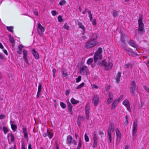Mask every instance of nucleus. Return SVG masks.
Masks as SVG:
<instances>
[{"label":"nucleus","mask_w":149,"mask_h":149,"mask_svg":"<svg viewBox=\"0 0 149 149\" xmlns=\"http://www.w3.org/2000/svg\"><path fill=\"white\" fill-rule=\"evenodd\" d=\"M85 141L86 142H88L89 140V138L88 136L87 135V134H85Z\"/></svg>","instance_id":"nucleus-41"},{"label":"nucleus","mask_w":149,"mask_h":149,"mask_svg":"<svg viewBox=\"0 0 149 149\" xmlns=\"http://www.w3.org/2000/svg\"><path fill=\"white\" fill-rule=\"evenodd\" d=\"M22 149H25V144L24 143H22Z\"/></svg>","instance_id":"nucleus-59"},{"label":"nucleus","mask_w":149,"mask_h":149,"mask_svg":"<svg viewBox=\"0 0 149 149\" xmlns=\"http://www.w3.org/2000/svg\"><path fill=\"white\" fill-rule=\"evenodd\" d=\"M136 83L134 81H132L131 83L130 88V91L132 93H134L135 92Z\"/></svg>","instance_id":"nucleus-9"},{"label":"nucleus","mask_w":149,"mask_h":149,"mask_svg":"<svg viewBox=\"0 0 149 149\" xmlns=\"http://www.w3.org/2000/svg\"><path fill=\"white\" fill-rule=\"evenodd\" d=\"M120 41L121 42L123 43V45H126V44L125 42V40L124 38V35H121V38L120 39Z\"/></svg>","instance_id":"nucleus-26"},{"label":"nucleus","mask_w":149,"mask_h":149,"mask_svg":"<svg viewBox=\"0 0 149 149\" xmlns=\"http://www.w3.org/2000/svg\"><path fill=\"white\" fill-rule=\"evenodd\" d=\"M23 48V46L22 45H19L18 46L19 50H22V48Z\"/></svg>","instance_id":"nucleus-50"},{"label":"nucleus","mask_w":149,"mask_h":149,"mask_svg":"<svg viewBox=\"0 0 149 149\" xmlns=\"http://www.w3.org/2000/svg\"><path fill=\"white\" fill-rule=\"evenodd\" d=\"M99 134L100 135H101L104 134V133H103V131H101V130H100V131H99Z\"/></svg>","instance_id":"nucleus-62"},{"label":"nucleus","mask_w":149,"mask_h":149,"mask_svg":"<svg viewBox=\"0 0 149 149\" xmlns=\"http://www.w3.org/2000/svg\"><path fill=\"white\" fill-rule=\"evenodd\" d=\"M89 72L88 68L86 66L82 65L80 67V73L82 75H87Z\"/></svg>","instance_id":"nucleus-6"},{"label":"nucleus","mask_w":149,"mask_h":149,"mask_svg":"<svg viewBox=\"0 0 149 149\" xmlns=\"http://www.w3.org/2000/svg\"><path fill=\"white\" fill-rule=\"evenodd\" d=\"M93 147L94 148H95L97 145L98 139L97 137L95 132L93 134Z\"/></svg>","instance_id":"nucleus-11"},{"label":"nucleus","mask_w":149,"mask_h":149,"mask_svg":"<svg viewBox=\"0 0 149 149\" xmlns=\"http://www.w3.org/2000/svg\"><path fill=\"white\" fill-rule=\"evenodd\" d=\"M71 103L73 104H75L77 103V101L73 98H72L71 100Z\"/></svg>","instance_id":"nucleus-40"},{"label":"nucleus","mask_w":149,"mask_h":149,"mask_svg":"<svg viewBox=\"0 0 149 149\" xmlns=\"http://www.w3.org/2000/svg\"><path fill=\"white\" fill-rule=\"evenodd\" d=\"M42 88V85L41 84H39L38 87V91L37 93H39L40 92Z\"/></svg>","instance_id":"nucleus-36"},{"label":"nucleus","mask_w":149,"mask_h":149,"mask_svg":"<svg viewBox=\"0 0 149 149\" xmlns=\"http://www.w3.org/2000/svg\"><path fill=\"white\" fill-rule=\"evenodd\" d=\"M24 59V61L26 62V63L27 64H29V62L28 61V60L26 57H24V58H23Z\"/></svg>","instance_id":"nucleus-52"},{"label":"nucleus","mask_w":149,"mask_h":149,"mask_svg":"<svg viewBox=\"0 0 149 149\" xmlns=\"http://www.w3.org/2000/svg\"><path fill=\"white\" fill-rule=\"evenodd\" d=\"M67 143L70 144L71 143H73L74 144L76 145L77 144V141L73 139L72 137L70 135H69L67 137Z\"/></svg>","instance_id":"nucleus-10"},{"label":"nucleus","mask_w":149,"mask_h":149,"mask_svg":"<svg viewBox=\"0 0 149 149\" xmlns=\"http://www.w3.org/2000/svg\"><path fill=\"white\" fill-rule=\"evenodd\" d=\"M68 107L69 109H72V106L71 104L70 103L68 102Z\"/></svg>","instance_id":"nucleus-55"},{"label":"nucleus","mask_w":149,"mask_h":149,"mask_svg":"<svg viewBox=\"0 0 149 149\" xmlns=\"http://www.w3.org/2000/svg\"><path fill=\"white\" fill-rule=\"evenodd\" d=\"M118 103L119 102L117 101L116 99L115 100L112 104L111 107V109H114L117 106Z\"/></svg>","instance_id":"nucleus-19"},{"label":"nucleus","mask_w":149,"mask_h":149,"mask_svg":"<svg viewBox=\"0 0 149 149\" xmlns=\"http://www.w3.org/2000/svg\"><path fill=\"white\" fill-rule=\"evenodd\" d=\"M3 130L4 133L5 134H6L8 132V129L6 127H3Z\"/></svg>","instance_id":"nucleus-39"},{"label":"nucleus","mask_w":149,"mask_h":149,"mask_svg":"<svg viewBox=\"0 0 149 149\" xmlns=\"http://www.w3.org/2000/svg\"><path fill=\"white\" fill-rule=\"evenodd\" d=\"M5 117V115L4 114L0 115V119H2Z\"/></svg>","instance_id":"nucleus-57"},{"label":"nucleus","mask_w":149,"mask_h":149,"mask_svg":"<svg viewBox=\"0 0 149 149\" xmlns=\"http://www.w3.org/2000/svg\"><path fill=\"white\" fill-rule=\"evenodd\" d=\"M84 119V118L80 116H79L77 118V124L79 126H80L81 122L82 120H83Z\"/></svg>","instance_id":"nucleus-17"},{"label":"nucleus","mask_w":149,"mask_h":149,"mask_svg":"<svg viewBox=\"0 0 149 149\" xmlns=\"http://www.w3.org/2000/svg\"><path fill=\"white\" fill-rule=\"evenodd\" d=\"M129 65L128 64H127L125 65L124 67L125 68H128L129 67Z\"/></svg>","instance_id":"nucleus-63"},{"label":"nucleus","mask_w":149,"mask_h":149,"mask_svg":"<svg viewBox=\"0 0 149 149\" xmlns=\"http://www.w3.org/2000/svg\"><path fill=\"white\" fill-rule=\"evenodd\" d=\"M13 27L12 26H7L6 29H7L9 31H10L12 32H13Z\"/></svg>","instance_id":"nucleus-30"},{"label":"nucleus","mask_w":149,"mask_h":149,"mask_svg":"<svg viewBox=\"0 0 149 149\" xmlns=\"http://www.w3.org/2000/svg\"><path fill=\"white\" fill-rule=\"evenodd\" d=\"M23 132L24 134V136L25 138H27L28 139V134L27 132L26 131V128H23Z\"/></svg>","instance_id":"nucleus-24"},{"label":"nucleus","mask_w":149,"mask_h":149,"mask_svg":"<svg viewBox=\"0 0 149 149\" xmlns=\"http://www.w3.org/2000/svg\"><path fill=\"white\" fill-rule=\"evenodd\" d=\"M11 127L12 130H13L14 131H15L16 130L17 127V126L16 125L13 124H11Z\"/></svg>","instance_id":"nucleus-29"},{"label":"nucleus","mask_w":149,"mask_h":149,"mask_svg":"<svg viewBox=\"0 0 149 149\" xmlns=\"http://www.w3.org/2000/svg\"><path fill=\"white\" fill-rule=\"evenodd\" d=\"M87 12L89 15V16L92 15L91 14V12L90 10H87Z\"/></svg>","instance_id":"nucleus-60"},{"label":"nucleus","mask_w":149,"mask_h":149,"mask_svg":"<svg viewBox=\"0 0 149 149\" xmlns=\"http://www.w3.org/2000/svg\"><path fill=\"white\" fill-rule=\"evenodd\" d=\"M58 21L60 22H61L63 20L62 17L61 15H59V16H58Z\"/></svg>","instance_id":"nucleus-42"},{"label":"nucleus","mask_w":149,"mask_h":149,"mask_svg":"<svg viewBox=\"0 0 149 149\" xmlns=\"http://www.w3.org/2000/svg\"><path fill=\"white\" fill-rule=\"evenodd\" d=\"M33 12H34V14L35 15H36V16H38V12L37 11V10H34V11H33Z\"/></svg>","instance_id":"nucleus-58"},{"label":"nucleus","mask_w":149,"mask_h":149,"mask_svg":"<svg viewBox=\"0 0 149 149\" xmlns=\"http://www.w3.org/2000/svg\"><path fill=\"white\" fill-rule=\"evenodd\" d=\"M102 48H99L95 53L94 56L95 63H96L98 61L101 60L102 59Z\"/></svg>","instance_id":"nucleus-1"},{"label":"nucleus","mask_w":149,"mask_h":149,"mask_svg":"<svg viewBox=\"0 0 149 149\" xmlns=\"http://www.w3.org/2000/svg\"><path fill=\"white\" fill-rule=\"evenodd\" d=\"M32 53L36 59H38L39 58V54L34 49L32 50Z\"/></svg>","instance_id":"nucleus-21"},{"label":"nucleus","mask_w":149,"mask_h":149,"mask_svg":"<svg viewBox=\"0 0 149 149\" xmlns=\"http://www.w3.org/2000/svg\"><path fill=\"white\" fill-rule=\"evenodd\" d=\"M60 105L61 107L63 109H64L66 107L65 104L62 102H61Z\"/></svg>","instance_id":"nucleus-38"},{"label":"nucleus","mask_w":149,"mask_h":149,"mask_svg":"<svg viewBox=\"0 0 149 149\" xmlns=\"http://www.w3.org/2000/svg\"><path fill=\"white\" fill-rule=\"evenodd\" d=\"M126 45H122L121 47V48L124 49L125 51L128 53V54L131 51V49L127 47Z\"/></svg>","instance_id":"nucleus-18"},{"label":"nucleus","mask_w":149,"mask_h":149,"mask_svg":"<svg viewBox=\"0 0 149 149\" xmlns=\"http://www.w3.org/2000/svg\"><path fill=\"white\" fill-rule=\"evenodd\" d=\"M123 95H120V96L118 99H116V100L119 102L123 98Z\"/></svg>","instance_id":"nucleus-43"},{"label":"nucleus","mask_w":149,"mask_h":149,"mask_svg":"<svg viewBox=\"0 0 149 149\" xmlns=\"http://www.w3.org/2000/svg\"><path fill=\"white\" fill-rule=\"evenodd\" d=\"M142 18L140 17L138 21L139 26L138 29V33L140 34H142L145 31L144 28V24L142 22Z\"/></svg>","instance_id":"nucleus-2"},{"label":"nucleus","mask_w":149,"mask_h":149,"mask_svg":"<svg viewBox=\"0 0 149 149\" xmlns=\"http://www.w3.org/2000/svg\"><path fill=\"white\" fill-rule=\"evenodd\" d=\"M84 83H82L80 85H79L77 88H79L83 86L84 85Z\"/></svg>","instance_id":"nucleus-49"},{"label":"nucleus","mask_w":149,"mask_h":149,"mask_svg":"<svg viewBox=\"0 0 149 149\" xmlns=\"http://www.w3.org/2000/svg\"><path fill=\"white\" fill-rule=\"evenodd\" d=\"M138 125V121L137 119H135L133 123V126L132 135L134 136L136 134L137 130L136 127Z\"/></svg>","instance_id":"nucleus-8"},{"label":"nucleus","mask_w":149,"mask_h":149,"mask_svg":"<svg viewBox=\"0 0 149 149\" xmlns=\"http://www.w3.org/2000/svg\"><path fill=\"white\" fill-rule=\"evenodd\" d=\"M78 24L79 26V28L82 29L83 31H84L85 29V27L82 24L81 22H78Z\"/></svg>","instance_id":"nucleus-25"},{"label":"nucleus","mask_w":149,"mask_h":149,"mask_svg":"<svg viewBox=\"0 0 149 149\" xmlns=\"http://www.w3.org/2000/svg\"><path fill=\"white\" fill-rule=\"evenodd\" d=\"M109 98L108 99L107 104H110L113 101V95L112 94H109Z\"/></svg>","instance_id":"nucleus-16"},{"label":"nucleus","mask_w":149,"mask_h":149,"mask_svg":"<svg viewBox=\"0 0 149 149\" xmlns=\"http://www.w3.org/2000/svg\"><path fill=\"white\" fill-rule=\"evenodd\" d=\"M93 58H90L88 59L87 61V63L88 65H90L91 63L93 62Z\"/></svg>","instance_id":"nucleus-31"},{"label":"nucleus","mask_w":149,"mask_h":149,"mask_svg":"<svg viewBox=\"0 0 149 149\" xmlns=\"http://www.w3.org/2000/svg\"><path fill=\"white\" fill-rule=\"evenodd\" d=\"M87 11V9L85 8V9L84 11H83L82 13L83 14H85L86 13Z\"/></svg>","instance_id":"nucleus-64"},{"label":"nucleus","mask_w":149,"mask_h":149,"mask_svg":"<svg viewBox=\"0 0 149 149\" xmlns=\"http://www.w3.org/2000/svg\"><path fill=\"white\" fill-rule=\"evenodd\" d=\"M128 54L130 55H131L133 56H136L137 55L136 53L132 51V49H131V51L129 52Z\"/></svg>","instance_id":"nucleus-28"},{"label":"nucleus","mask_w":149,"mask_h":149,"mask_svg":"<svg viewBox=\"0 0 149 149\" xmlns=\"http://www.w3.org/2000/svg\"><path fill=\"white\" fill-rule=\"evenodd\" d=\"M114 130V127L113 123H111L108 130V136L109 140L110 143L111 142V132H113Z\"/></svg>","instance_id":"nucleus-4"},{"label":"nucleus","mask_w":149,"mask_h":149,"mask_svg":"<svg viewBox=\"0 0 149 149\" xmlns=\"http://www.w3.org/2000/svg\"><path fill=\"white\" fill-rule=\"evenodd\" d=\"M23 58H24V57H26L27 52L26 51L25 49H24L23 50Z\"/></svg>","instance_id":"nucleus-35"},{"label":"nucleus","mask_w":149,"mask_h":149,"mask_svg":"<svg viewBox=\"0 0 149 149\" xmlns=\"http://www.w3.org/2000/svg\"><path fill=\"white\" fill-rule=\"evenodd\" d=\"M91 22H92V23L94 25H95L96 24L95 19H94L93 20H92Z\"/></svg>","instance_id":"nucleus-54"},{"label":"nucleus","mask_w":149,"mask_h":149,"mask_svg":"<svg viewBox=\"0 0 149 149\" xmlns=\"http://www.w3.org/2000/svg\"><path fill=\"white\" fill-rule=\"evenodd\" d=\"M99 102V97L96 95H94L93 100V102L94 105L95 107H96L97 105Z\"/></svg>","instance_id":"nucleus-12"},{"label":"nucleus","mask_w":149,"mask_h":149,"mask_svg":"<svg viewBox=\"0 0 149 149\" xmlns=\"http://www.w3.org/2000/svg\"><path fill=\"white\" fill-rule=\"evenodd\" d=\"M48 134V131H47V132L46 133L43 134V136H44V137H45L47 136Z\"/></svg>","instance_id":"nucleus-61"},{"label":"nucleus","mask_w":149,"mask_h":149,"mask_svg":"<svg viewBox=\"0 0 149 149\" xmlns=\"http://www.w3.org/2000/svg\"><path fill=\"white\" fill-rule=\"evenodd\" d=\"M90 109V107L88 104H86V106L85 110V113H86V118L88 119L89 118V110Z\"/></svg>","instance_id":"nucleus-14"},{"label":"nucleus","mask_w":149,"mask_h":149,"mask_svg":"<svg viewBox=\"0 0 149 149\" xmlns=\"http://www.w3.org/2000/svg\"><path fill=\"white\" fill-rule=\"evenodd\" d=\"M123 95H120V96L118 99H116V100L119 102L123 98Z\"/></svg>","instance_id":"nucleus-44"},{"label":"nucleus","mask_w":149,"mask_h":149,"mask_svg":"<svg viewBox=\"0 0 149 149\" xmlns=\"http://www.w3.org/2000/svg\"><path fill=\"white\" fill-rule=\"evenodd\" d=\"M123 104L126 107L130 105V104L129 102L127 100H125L123 102Z\"/></svg>","instance_id":"nucleus-27"},{"label":"nucleus","mask_w":149,"mask_h":149,"mask_svg":"<svg viewBox=\"0 0 149 149\" xmlns=\"http://www.w3.org/2000/svg\"><path fill=\"white\" fill-rule=\"evenodd\" d=\"M121 76V72H119L116 77V82L117 83H118L120 81V78Z\"/></svg>","instance_id":"nucleus-20"},{"label":"nucleus","mask_w":149,"mask_h":149,"mask_svg":"<svg viewBox=\"0 0 149 149\" xmlns=\"http://www.w3.org/2000/svg\"><path fill=\"white\" fill-rule=\"evenodd\" d=\"M63 77H65L68 75L67 73L65 71H63Z\"/></svg>","instance_id":"nucleus-46"},{"label":"nucleus","mask_w":149,"mask_h":149,"mask_svg":"<svg viewBox=\"0 0 149 149\" xmlns=\"http://www.w3.org/2000/svg\"><path fill=\"white\" fill-rule=\"evenodd\" d=\"M53 135V133L48 131V134L47 136H49V137L50 139H51L52 138Z\"/></svg>","instance_id":"nucleus-33"},{"label":"nucleus","mask_w":149,"mask_h":149,"mask_svg":"<svg viewBox=\"0 0 149 149\" xmlns=\"http://www.w3.org/2000/svg\"><path fill=\"white\" fill-rule=\"evenodd\" d=\"M51 13L52 15L54 16H55L57 14L56 11L55 10H52L51 12Z\"/></svg>","instance_id":"nucleus-47"},{"label":"nucleus","mask_w":149,"mask_h":149,"mask_svg":"<svg viewBox=\"0 0 149 149\" xmlns=\"http://www.w3.org/2000/svg\"><path fill=\"white\" fill-rule=\"evenodd\" d=\"M113 15L114 17H116L118 15V12L116 10H113Z\"/></svg>","instance_id":"nucleus-32"},{"label":"nucleus","mask_w":149,"mask_h":149,"mask_svg":"<svg viewBox=\"0 0 149 149\" xmlns=\"http://www.w3.org/2000/svg\"><path fill=\"white\" fill-rule=\"evenodd\" d=\"M127 107V109L130 112H131V109L130 108V105H128V106H127L126 107Z\"/></svg>","instance_id":"nucleus-51"},{"label":"nucleus","mask_w":149,"mask_h":149,"mask_svg":"<svg viewBox=\"0 0 149 149\" xmlns=\"http://www.w3.org/2000/svg\"><path fill=\"white\" fill-rule=\"evenodd\" d=\"M97 38V36L95 33H91L90 36V39L96 41V40Z\"/></svg>","instance_id":"nucleus-22"},{"label":"nucleus","mask_w":149,"mask_h":149,"mask_svg":"<svg viewBox=\"0 0 149 149\" xmlns=\"http://www.w3.org/2000/svg\"><path fill=\"white\" fill-rule=\"evenodd\" d=\"M128 43L131 46L135 48H137L138 47V45L136 44L133 40H131L128 42Z\"/></svg>","instance_id":"nucleus-15"},{"label":"nucleus","mask_w":149,"mask_h":149,"mask_svg":"<svg viewBox=\"0 0 149 149\" xmlns=\"http://www.w3.org/2000/svg\"><path fill=\"white\" fill-rule=\"evenodd\" d=\"M101 65L104 67L105 70H107L111 68L112 65L111 63L109 62L107 63L105 61L103 60L102 61Z\"/></svg>","instance_id":"nucleus-5"},{"label":"nucleus","mask_w":149,"mask_h":149,"mask_svg":"<svg viewBox=\"0 0 149 149\" xmlns=\"http://www.w3.org/2000/svg\"><path fill=\"white\" fill-rule=\"evenodd\" d=\"M66 3L65 0H62L59 2V4L61 6H62Z\"/></svg>","instance_id":"nucleus-34"},{"label":"nucleus","mask_w":149,"mask_h":149,"mask_svg":"<svg viewBox=\"0 0 149 149\" xmlns=\"http://www.w3.org/2000/svg\"><path fill=\"white\" fill-rule=\"evenodd\" d=\"M11 141L12 142H14V135L13 134H11L10 135Z\"/></svg>","instance_id":"nucleus-48"},{"label":"nucleus","mask_w":149,"mask_h":149,"mask_svg":"<svg viewBox=\"0 0 149 149\" xmlns=\"http://www.w3.org/2000/svg\"><path fill=\"white\" fill-rule=\"evenodd\" d=\"M37 30L39 35L40 36H43V33L45 31L44 27L42 26L40 23H39L37 27Z\"/></svg>","instance_id":"nucleus-7"},{"label":"nucleus","mask_w":149,"mask_h":149,"mask_svg":"<svg viewBox=\"0 0 149 149\" xmlns=\"http://www.w3.org/2000/svg\"><path fill=\"white\" fill-rule=\"evenodd\" d=\"M63 27L64 29H66L67 30H68L70 28L69 26L67 24H66L64 25Z\"/></svg>","instance_id":"nucleus-37"},{"label":"nucleus","mask_w":149,"mask_h":149,"mask_svg":"<svg viewBox=\"0 0 149 149\" xmlns=\"http://www.w3.org/2000/svg\"><path fill=\"white\" fill-rule=\"evenodd\" d=\"M97 44V42L95 40L90 39L86 42L85 47L87 49H89L95 46Z\"/></svg>","instance_id":"nucleus-3"},{"label":"nucleus","mask_w":149,"mask_h":149,"mask_svg":"<svg viewBox=\"0 0 149 149\" xmlns=\"http://www.w3.org/2000/svg\"><path fill=\"white\" fill-rule=\"evenodd\" d=\"M81 79V76H79L76 79V82H79Z\"/></svg>","instance_id":"nucleus-45"},{"label":"nucleus","mask_w":149,"mask_h":149,"mask_svg":"<svg viewBox=\"0 0 149 149\" xmlns=\"http://www.w3.org/2000/svg\"><path fill=\"white\" fill-rule=\"evenodd\" d=\"M116 134L117 137L116 142L117 143H118L120 140L121 137V134L118 128H116Z\"/></svg>","instance_id":"nucleus-13"},{"label":"nucleus","mask_w":149,"mask_h":149,"mask_svg":"<svg viewBox=\"0 0 149 149\" xmlns=\"http://www.w3.org/2000/svg\"><path fill=\"white\" fill-rule=\"evenodd\" d=\"M81 146V141H80L79 143L77 149H80Z\"/></svg>","instance_id":"nucleus-56"},{"label":"nucleus","mask_w":149,"mask_h":149,"mask_svg":"<svg viewBox=\"0 0 149 149\" xmlns=\"http://www.w3.org/2000/svg\"><path fill=\"white\" fill-rule=\"evenodd\" d=\"M8 37H9L10 41L13 45L15 43V42L14 39L13 38V36H12L11 35H8Z\"/></svg>","instance_id":"nucleus-23"},{"label":"nucleus","mask_w":149,"mask_h":149,"mask_svg":"<svg viewBox=\"0 0 149 149\" xmlns=\"http://www.w3.org/2000/svg\"><path fill=\"white\" fill-rule=\"evenodd\" d=\"M144 88L145 90H146L149 93V89L148 88V87L146 86H144Z\"/></svg>","instance_id":"nucleus-53"}]
</instances>
